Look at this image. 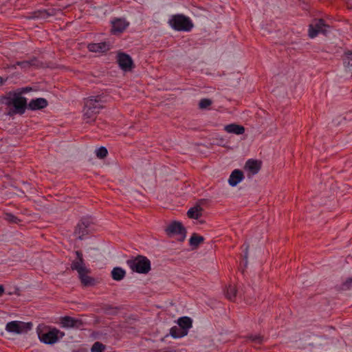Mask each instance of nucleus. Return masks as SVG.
Wrapping results in <instances>:
<instances>
[{
    "instance_id": "1",
    "label": "nucleus",
    "mask_w": 352,
    "mask_h": 352,
    "mask_svg": "<svg viewBox=\"0 0 352 352\" xmlns=\"http://www.w3.org/2000/svg\"><path fill=\"white\" fill-rule=\"evenodd\" d=\"M30 89V88L25 87L23 88L21 91H10L6 95L0 97V104L4 107L8 116L22 115L25 112L27 99L22 96V94L26 93Z\"/></svg>"
},
{
    "instance_id": "2",
    "label": "nucleus",
    "mask_w": 352,
    "mask_h": 352,
    "mask_svg": "<svg viewBox=\"0 0 352 352\" xmlns=\"http://www.w3.org/2000/svg\"><path fill=\"white\" fill-rule=\"evenodd\" d=\"M102 100L100 96H92L88 98L85 101V107L83 109V120L90 123L96 120V116L103 108Z\"/></svg>"
},
{
    "instance_id": "3",
    "label": "nucleus",
    "mask_w": 352,
    "mask_h": 352,
    "mask_svg": "<svg viewBox=\"0 0 352 352\" xmlns=\"http://www.w3.org/2000/svg\"><path fill=\"white\" fill-rule=\"evenodd\" d=\"M170 27L177 31L189 32L193 28L190 18L182 14L173 15L168 21Z\"/></svg>"
},
{
    "instance_id": "4",
    "label": "nucleus",
    "mask_w": 352,
    "mask_h": 352,
    "mask_svg": "<svg viewBox=\"0 0 352 352\" xmlns=\"http://www.w3.org/2000/svg\"><path fill=\"white\" fill-rule=\"evenodd\" d=\"M64 336L65 333L56 328L38 331V336L40 341L46 344H53L57 342Z\"/></svg>"
},
{
    "instance_id": "5",
    "label": "nucleus",
    "mask_w": 352,
    "mask_h": 352,
    "mask_svg": "<svg viewBox=\"0 0 352 352\" xmlns=\"http://www.w3.org/2000/svg\"><path fill=\"white\" fill-rule=\"evenodd\" d=\"M127 265L132 271L140 274H146L151 270L150 261L144 256H138L135 258L128 260Z\"/></svg>"
},
{
    "instance_id": "6",
    "label": "nucleus",
    "mask_w": 352,
    "mask_h": 352,
    "mask_svg": "<svg viewBox=\"0 0 352 352\" xmlns=\"http://www.w3.org/2000/svg\"><path fill=\"white\" fill-rule=\"evenodd\" d=\"M32 327L31 322L14 320L7 323L6 330L9 333L20 334L28 332Z\"/></svg>"
},
{
    "instance_id": "7",
    "label": "nucleus",
    "mask_w": 352,
    "mask_h": 352,
    "mask_svg": "<svg viewBox=\"0 0 352 352\" xmlns=\"http://www.w3.org/2000/svg\"><path fill=\"white\" fill-rule=\"evenodd\" d=\"M328 28L329 26L324 23L322 19L315 20L309 25V36L314 38L320 33L326 34Z\"/></svg>"
},
{
    "instance_id": "8",
    "label": "nucleus",
    "mask_w": 352,
    "mask_h": 352,
    "mask_svg": "<svg viewBox=\"0 0 352 352\" xmlns=\"http://www.w3.org/2000/svg\"><path fill=\"white\" fill-rule=\"evenodd\" d=\"M166 232L170 236L179 235L181 240H184L186 236V230L179 222H173L170 223L166 228Z\"/></svg>"
},
{
    "instance_id": "9",
    "label": "nucleus",
    "mask_w": 352,
    "mask_h": 352,
    "mask_svg": "<svg viewBox=\"0 0 352 352\" xmlns=\"http://www.w3.org/2000/svg\"><path fill=\"white\" fill-rule=\"evenodd\" d=\"M117 61L120 67L124 72L131 70L133 62L131 56L124 53H119L117 56Z\"/></svg>"
},
{
    "instance_id": "10",
    "label": "nucleus",
    "mask_w": 352,
    "mask_h": 352,
    "mask_svg": "<svg viewBox=\"0 0 352 352\" xmlns=\"http://www.w3.org/2000/svg\"><path fill=\"white\" fill-rule=\"evenodd\" d=\"M249 177L256 175L261 169V162L255 160H248L244 167Z\"/></svg>"
},
{
    "instance_id": "11",
    "label": "nucleus",
    "mask_w": 352,
    "mask_h": 352,
    "mask_svg": "<svg viewBox=\"0 0 352 352\" xmlns=\"http://www.w3.org/2000/svg\"><path fill=\"white\" fill-rule=\"evenodd\" d=\"M76 259L72 261V263L71 264V269L72 270L77 271L78 273L88 269L85 266V262H84V260L82 258V254L79 251H76Z\"/></svg>"
},
{
    "instance_id": "12",
    "label": "nucleus",
    "mask_w": 352,
    "mask_h": 352,
    "mask_svg": "<svg viewBox=\"0 0 352 352\" xmlns=\"http://www.w3.org/2000/svg\"><path fill=\"white\" fill-rule=\"evenodd\" d=\"M48 102L46 99L38 98L32 99L28 104L27 103V108L32 111H36L45 108Z\"/></svg>"
},
{
    "instance_id": "13",
    "label": "nucleus",
    "mask_w": 352,
    "mask_h": 352,
    "mask_svg": "<svg viewBox=\"0 0 352 352\" xmlns=\"http://www.w3.org/2000/svg\"><path fill=\"white\" fill-rule=\"evenodd\" d=\"M89 226V221L87 219H82L78 223L75 233L80 239H82L84 236L88 234Z\"/></svg>"
},
{
    "instance_id": "14",
    "label": "nucleus",
    "mask_w": 352,
    "mask_h": 352,
    "mask_svg": "<svg viewBox=\"0 0 352 352\" xmlns=\"http://www.w3.org/2000/svg\"><path fill=\"white\" fill-rule=\"evenodd\" d=\"M129 26V23L122 19H117L112 21L111 32L113 34L122 32Z\"/></svg>"
},
{
    "instance_id": "15",
    "label": "nucleus",
    "mask_w": 352,
    "mask_h": 352,
    "mask_svg": "<svg viewBox=\"0 0 352 352\" xmlns=\"http://www.w3.org/2000/svg\"><path fill=\"white\" fill-rule=\"evenodd\" d=\"M87 47L90 52L96 53H104L109 50L110 45L108 43L102 42L98 43L89 44Z\"/></svg>"
},
{
    "instance_id": "16",
    "label": "nucleus",
    "mask_w": 352,
    "mask_h": 352,
    "mask_svg": "<svg viewBox=\"0 0 352 352\" xmlns=\"http://www.w3.org/2000/svg\"><path fill=\"white\" fill-rule=\"evenodd\" d=\"M244 179L243 173L239 169L234 170L230 174L228 179V184L231 186H236L238 184L243 181Z\"/></svg>"
},
{
    "instance_id": "17",
    "label": "nucleus",
    "mask_w": 352,
    "mask_h": 352,
    "mask_svg": "<svg viewBox=\"0 0 352 352\" xmlns=\"http://www.w3.org/2000/svg\"><path fill=\"white\" fill-rule=\"evenodd\" d=\"M80 324L78 320L69 316H65L60 318V324L65 328L78 327Z\"/></svg>"
},
{
    "instance_id": "18",
    "label": "nucleus",
    "mask_w": 352,
    "mask_h": 352,
    "mask_svg": "<svg viewBox=\"0 0 352 352\" xmlns=\"http://www.w3.org/2000/svg\"><path fill=\"white\" fill-rule=\"evenodd\" d=\"M89 272V269H87L78 273L82 284L85 286L92 285L94 284V279L88 275Z\"/></svg>"
},
{
    "instance_id": "19",
    "label": "nucleus",
    "mask_w": 352,
    "mask_h": 352,
    "mask_svg": "<svg viewBox=\"0 0 352 352\" xmlns=\"http://www.w3.org/2000/svg\"><path fill=\"white\" fill-rule=\"evenodd\" d=\"M224 130L228 133L241 135L245 132V128L236 124H230L224 126Z\"/></svg>"
},
{
    "instance_id": "20",
    "label": "nucleus",
    "mask_w": 352,
    "mask_h": 352,
    "mask_svg": "<svg viewBox=\"0 0 352 352\" xmlns=\"http://www.w3.org/2000/svg\"><path fill=\"white\" fill-rule=\"evenodd\" d=\"M170 335L174 338H180L186 336L187 332L179 326H174L170 329Z\"/></svg>"
},
{
    "instance_id": "21",
    "label": "nucleus",
    "mask_w": 352,
    "mask_h": 352,
    "mask_svg": "<svg viewBox=\"0 0 352 352\" xmlns=\"http://www.w3.org/2000/svg\"><path fill=\"white\" fill-rule=\"evenodd\" d=\"M178 326L183 329H185L188 333V329L192 327V320L190 318L184 316L178 319Z\"/></svg>"
},
{
    "instance_id": "22",
    "label": "nucleus",
    "mask_w": 352,
    "mask_h": 352,
    "mask_svg": "<svg viewBox=\"0 0 352 352\" xmlns=\"http://www.w3.org/2000/svg\"><path fill=\"white\" fill-rule=\"evenodd\" d=\"M204 240V238L201 236H199L196 234H193L189 240V244L192 249H196Z\"/></svg>"
},
{
    "instance_id": "23",
    "label": "nucleus",
    "mask_w": 352,
    "mask_h": 352,
    "mask_svg": "<svg viewBox=\"0 0 352 352\" xmlns=\"http://www.w3.org/2000/svg\"><path fill=\"white\" fill-rule=\"evenodd\" d=\"M187 215L190 219H197L201 216V208L200 206L190 208L187 212Z\"/></svg>"
},
{
    "instance_id": "24",
    "label": "nucleus",
    "mask_w": 352,
    "mask_h": 352,
    "mask_svg": "<svg viewBox=\"0 0 352 352\" xmlns=\"http://www.w3.org/2000/svg\"><path fill=\"white\" fill-rule=\"evenodd\" d=\"M111 276L115 280H121L125 276V271L121 267H114L111 271Z\"/></svg>"
},
{
    "instance_id": "25",
    "label": "nucleus",
    "mask_w": 352,
    "mask_h": 352,
    "mask_svg": "<svg viewBox=\"0 0 352 352\" xmlns=\"http://www.w3.org/2000/svg\"><path fill=\"white\" fill-rule=\"evenodd\" d=\"M236 289L234 285H229L226 291V296L228 299L232 300L236 297Z\"/></svg>"
},
{
    "instance_id": "26",
    "label": "nucleus",
    "mask_w": 352,
    "mask_h": 352,
    "mask_svg": "<svg viewBox=\"0 0 352 352\" xmlns=\"http://www.w3.org/2000/svg\"><path fill=\"white\" fill-rule=\"evenodd\" d=\"M343 63L346 67H352V52H345Z\"/></svg>"
},
{
    "instance_id": "27",
    "label": "nucleus",
    "mask_w": 352,
    "mask_h": 352,
    "mask_svg": "<svg viewBox=\"0 0 352 352\" xmlns=\"http://www.w3.org/2000/svg\"><path fill=\"white\" fill-rule=\"evenodd\" d=\"M105 349V346L99 342H95L91 349V352H103V351Z\"/></svg>"
},
{
    "instance_id": "28",
    "label": "nucleus",
    "mask_w": 352,
    "mask_h": 352,
    "mask_svg": "<svg viewBox=\"0 0 352 352\" xmlns=\"http://www.w3.org/2000/svg\"><path fill=\"white\" fill-rule=\"evenodd\" d=\"M108 153L107 149L105 147H100L96 150V155L98 157L102 159L107 156Z\"/></svg>"
},
{
    "instance_id": "29",
    "label": "nucleus",
    "mask_w": 352,
    "mask_h": 352,
    "mask_svg": "<svg viewBox=\"0 0 352 352\" xmlns=\"http://www.w3.org/2000/svg\"><path fill=\"white\" fill-rule=\"evenodd\" d=\"M212 104V101L210 99L204 98L199 102V106L200 109H206Z\"/></svg>"
},
{
    "instance_id": "30",
    "label": "nucleus",
    "mask_w": 352,
    "mask_h": 352,
    "mask_svg": "<svg viewBox=\"0 0 352 352\" xmlns=\"http://www.w3.org/2000/svg\"><path fill=\"white\" fill-rule=\"evenodd\" d=\"M5 219L11 223H16L18 221L17 217L11 213H6L5 214Z\"/></svg>"
},
{
    "instance_id": "31",
    "label": "nucleus",
    "mask_w": 352,
    "mask_h": 352,
    "mask_svg": "<svg viewBox=\"0 0 352 352\" xmlns=\"http://www.w3.org/2000/svg\"><path fill=\"white\" fill-rule=\"evenodd\" d=\"M16 65L22 67V68H27L30 65H32V63L29 61H19L16 63Z\"/></svg>"
},
{
    "instance_id": "32",
    "label": "nucleus",
    "mask_w": 352,
    "mask_h": 352,
    "mask_svg": "<svg viewBox=\"0 0 352 352\" xmlns=\"http://www.w3.org/2000/svg\"><path fill=\"white\" fill-rule=\"evenodd\" d=\"M352 284V278H349L343 284V288L349 289Z\"/></svg>"
},
{
    "instance_id": "33",
    "label": "nucleus",
    "mask_w": 352,
    "mask_h": 352,
    "mask_svg": "<svg viewBox=\"0 0 352 352\" xmlns=\"http://www.w3.org/2000/svg\"><path fill=\"white\" fill-rule=\"evenodd\" d=\"M250 338L255 342L259 343L262 340V338L260 336H252L250 337Z\"/></svg>"
},
{
    "instance_id": "34",
    "label": "nucleus",
    "mask_w": 352,
    "mask_h": 352,
    "mask_svg": "<svg viewBox=\"0 0 352 352\" xmlns=\"http://www.w3.org/2000/svg\"><path fill=\"white\" fill-rule=\"evenodd\" d=\"M157 352H178L176 349L171 348H166L163 350H160Z\"/></svg>"
},
{
    "instance_id": "35",
    "label": "nucleus",
    "mask_w": 352,
    "mask_h": 352,
    "mask_svg": "<svg viewBox=\"0 0 352 352\" xmlns=\"http://www.w3.org/2000/svg\"><path fill=\"white\" fill-rule=\"evenodd\" d=\"M3 292H4V288L2 285H0V296H1Z\"/></svg>"
},
{
    "instance_id": "36",
    "label": "nucleus",
    "mask_w": 352,
    "mask_h": 352,
    "mask_svg": "<svg viewBox=\"0 0 352 352\" xmlns=\"http://www.w3.org/2000/svg\"><path fill=\"white\" fill-rule=\"evenodd\" d=\"M4 81L5 80L1 77H0V85L3 84Z\"/></svg>"
}]
</instances>
